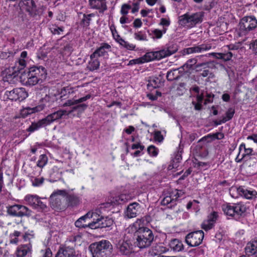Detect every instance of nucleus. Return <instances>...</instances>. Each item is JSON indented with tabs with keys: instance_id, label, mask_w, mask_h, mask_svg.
<instances>
[{
	"instance_id": "obj_26",
	"label": "nucleus",
	"mask_w": 257,
	"mask_h": 257,
	"mask_svg": "<svg viewBox=\"0 0 257 257\" xmlns=\"http://www.w3.org/2000/svg\"><path fill=\"white\" fill-rule=\"evenodd\" d=\"M245 250L249 255L254 254L257 252V238L247 243Z\"/></svg>"
},
{
	"instance_id": "obj_29",
	"label": "nucleus",
	"mask_w": 257,
	"mask_h": 257,
	"mask_svg": "<svg viewBox=\"0 0 257 257\" xmlns=\"http://www.w3.org/2000/svg\"><path fill=\"white\" fill-rule=\"evenodd\" d=\"M238 191L239 195L240 196H243L248 199H251L257 194L255 191L248 190L243 187H239Z\"/></svg>"
},
{
	"instance_id": "obj_49",
	"label": "nucleus",
	"mask_w": 257,
	"mask_h": 257,
	"mask_svg": "<svg viewBox=\"0 0 257 257\" xmlns=\"http://www.w3.org/2000/svg\"><path fill=\"white\" fill-rule=\"evenodd\" d=\"M149 154L152 157H156L158 154V150L153 145L150 146L147 149Z\"/></svg>"
},
{
	"instance_id": "obj_30",
	"label": "nucleus",
	"mask_w": 257,
	"mask_h": 257,
	"mask_svg": "<svg viewBox=\"0 0 257 257\" xmlns=\"http://www.w3.org/2000/svg\"><path fill=\"white\" fill-rule=\"evenodd\" d=\"M91 97V95L87 94L85 96L82 97L78 99H69L67 100L64 104V106H71L77 104L78 103L84 102Z\"/></svg>"
},
{
	"instance_id": "obj_42",
	"label": "nucleus",
	"mask_w": 257,
	"mask_h": 257,
	"mask_svg": "<svg viewBox=\"0 0 257 257\" xmlns=\"http://www.w3.org/2000/svg\"><path fill=\"white\" fill-rule=\"evenodd\" d=\"M45 179L43 177L37 178L33 177L31 179V181L32 184V186L34 187H40L41 186L44 182Z\"/></svg>"
},
{
	"instance_id": "obj_9",
	"label": "nucleus",
	"mask_w": 257,
	"mask_h": 257,
	"mask_svg": "<svg viewBox=\"0 0 257 257\" xmlns=\"http://www.w3.org/2000/svg\"><path fill=\"white\" fill-rule=\"evenodd\" d=\"M32 212L27 207L19 204L11 206L8 208V214L13 216L29 217L32 215Z\"/></svg>"
},
{
	"instance_id": "obj_6",
	"label": "nucleus",
	"mask_w": 257,
	"mask_h": 257,
	"mask_svg": "<svg viewBox=\"0 0 257 257\" xmlns=\"http://www.w3.org/2000/svg\"><path fill=\"white\" fill-rule=\"evenodd\" d=\"M257 28V19L253 16H246L241 19L239 23L240 36L246 35Z\"/></svg>"
},
{
	"instance_id": "obj_50",
	"label": "nucleus",
	"mask_w": 257,
	"mask_h": 257,
	"mask_svg": "<svg viewBox=\"0 0 257 257\" xmlns=\"http://www.w3.org/2000/svg\"><path fill=\"white\" fill-rule=\"evenodd\" d=\"M110 30L112 33V35L113 37V38L116 40V41L117 42V40H119L120 38H121L120 36L118 35L115 27L114 24H111L110 27Z\"/></svg>"
},
{
	"instance_id": "obj_22",
	"label": "nucleus",
	"mask_w": 257,
	"mask_h": 257,
	"mask_svg": "<svg viewBox=\"0 0 257 257\" xmlns=\"http://www.w3.org/2000/svg\"><path fill=\"white\" fill-rule=\"evenodd\" d=\"M90 7L99 10V13H103L107 10L105 0H89Z\"/></svg>"
},
{
	"instance_id": "obj_44",
	"label": "nucleus",
	"mask_w": 257,
	"mask_h": 257,
	"mask_svg": "<svg viewBox=\"0 0 257 257\" xmlns=\"http://www.w3.org/2000/svg\"><path fill=\"white\" fill-rule=\"evenodd\" d=\"M166 31L167 29L166 28H163L162 30H160L157 29H155L152 31V38L153 39L161 38L162 37L163 34L166 33Z\"/></svg>"
},
{
	"instance_id": "obj_40",
	"label": "nucleus",
	"mask_w": 257,
	"mask_h": 257,
	"mask_svg": "<svg viewBox=\"0 0 257 257\" xmlns=\"http://www.w3.org/2000/svg\"><path fill=\"white\" fill-rule=\"evenodd\" d=\"M49 30L54 35H61L64 31V27H59L55 24H52L49 26Z\"/></svg>"
},
{
	"instance_id": "obj_62",
	"label": "nucleus",
	"mask_w": 257,
	"mask_h": 257,
	"mask_svg": "<svg viewBox=\"0 0 257 257\" xmlns=\"http://www.w3.org/2000/svg\"><path fill=\"white\" fill-rule=\"evenodd\" d=\"M206 98L205 99V103H210L213 101L214 95L212 93H207L206 95Z\"/></svg>"
},
{
	"instance_id": "obj_20",
	"label": "nucleus",
	"mask_w": 257,
	"mask_h": 257,
	"mask_svg": "<svg viewBox=\"0 0 257 257\" xmlns=\"http://www.w3.org/2000/svg\"><path fill=\"white\" fill-rule=\"evenodd\" d=\"M111 51V46L107 43H103L98 47L92 53L93 56L97 58L102 57L104 58H107L108 52Z\"/></svg>"
},
{
	"instance_id": "obj_57",
	"label": "nucleus",
	"mask_w": 257,
	"mask_h": 257,
	"mask_svg": "<svg viewBox=\"0 0 257 257\" xmlns=\"http://www.w3.org/2000/svg\"><path fill=\"white\" fill-rule=\"evenodd\" d=\"M43 257H52V253L50 248H46L41 251Z\"/></svg>"
},
{
	"instance_id": "obj_48",
	"label": "nucleus",
	"mask_w": 257,
	"mask_h": 257,
	"mask_svg": "<svg viewBox=\"0 0 257 257\" xmlns=\"http://www.w3.org/2000/svg\"><path fill=\"white\" fill-rule=\"evenodd\" d=\"M134 38L139 41H148L147 35L142 31H139L134 34Z\"/></svg>"
},
{
	"instance_id": "obj_12",
	"label": "nucleus",
	"mask_w": 257,
	"mask_h": 257,
	"mask_svg": "<svg viewBox=\"0 0 257 257\" xmlns=\"http://www.w3.org/2000/svg\"><path fill=\"white\" fill-rule=\"evenodd\" d=\"M132 238L131 234L124 232V238L126 239L120 240L117 244V248L121 254L128 255L132 252V246L129 242Z\"/></svg>"
},
{
	"instance_id": "obj_27",
	"label": "nucleus",
	"mask_w": 257,
	"mask_h": 257,
	"mask_svg": "<svg viewBox=\"0 0 257 257\" xmlns=\"http://www.w3.org/2000/svg\"><path fill=\"white\" fill-rule=\"evenodd\" d=\"M90 60L87 65V68L90 71H93L97 69L100 65V62L98 58L95 56L94 57L93 54L90 56Z\"/></svg>"
},
{
	"instance_id": "obj_43",
	"label": "nucleus",
	"mask_w": 257,
	"mask_h": 257,
	"mask_svg": "<svg viewBox=\"0 0 257 257\" xmlns=\"http://www.w3.org/2000/svg\"><path fill=\"white\" fill-rule=\"evenodd\" d=\"M94 16V14H90L88 15H83V18L81 20V23L83 27H88L90 25L91 20V18Z\"/></svg>"
},
{
	"instance_id": "obj_61",
	"label": "nucleus",
	"mask_w": 257,
	"mask_h": 257,
	"mask_svg": "<svg viewBox=\"0 0 257 257\" xmlns=\"http://www.w3.org/2000/svg\"><path fill=\"white\" fill-rule=\"evenodd\" d=\"M154 136H154L155 139L156 141H157L159 142H161L163 141V137L161 134V132H160V131L155 132Z\"/></svg>"
},
{
	"instance_id": "obj_5",
	"label": "nucleus",
	"mask_w": 257,
	"mask_h": 257,
	"mask_svg": "<svg viewBox=\"0 0 257 257\" xmlns=\"http://www.w3.org/2000/svg\"><path fill=\"white\" fill-rule=\"evenodd\" d=\"M111 248V243L106 240L94 242L89 246L92 257H108Z\"/></svg>"
},
{
	"instance_id": "obj_37",
	"label": "nucleus",
	"mask_w": 257,
	"mask_h": 257,
	"mask_svg": "<svg viewBox=\"0 0 257 257\" xmlns=\"http://www.w3.org/2000/svg\"><path fill=\"white\" fill-rule=\"evenodd\" d=\"M39 198V197L36 195L28 194L25 196V200L29 205L34 208V206H36V202Z\"/></svg>"
},
{
	"instance_id": "obj_38",
	"label": "nucleus",
	"mask_w": 257,
	"mask_h": 257,
	"mask_svg": "<svg viewBox=\"0 0 257 257\" xmlns=\"http://www.w3.org/2000/svg\"><path fill=\"white\" fill-rule=\"evenodd\" d=\"M87 105L86 104H77L75 106H74L72 109L68 111L69 114H70L72 112L77 111V114H80L82 112L84 111V110L87 108Z\"/></svg>"
},
{
	"instance_id": "obj_36",
	"label": "nucleus",
	"mask_w": 257,
	"mask_h": 257,
	"mask_svg": "<svg viewBox=\"0 0 257 257\" xmlns=\"http://www.w3.org/2000/svg\"><path fill=\"white\" fill-rule=\"evenodd\" d=\"M66 200L69 206H74L79 204L80 199L78 197L73 194L67 195Z\"/></svg>"
},
{
	"instance_id": "obj_19",
	"label": "nucleus",
	"mask_w": 257,
	"mask_h": 257,
	"mask_svg": "<svg viewBox=\"0 0 257 257\" xmlns=\"http://www.w3.org/2000/svg\"><path fill=\"white\" fill-rule=\"evenodd\" d=\"M20 5L30 15L34 16L37 15V9L33 0H23L20 2Z\"/></svg>"
},
{
	"instance_id": "obj_53",
	"label": "nucleus",
	"mask_w": 257,
	"mask_h": 257,
	"mask_svg": "<svg viewBox=\"0 0 257 257\" xmlns=\"http://www.w3.org/2000/svg\"><path fill=\"white\" fill-rule=\"evenodd\" d=\"M160 85L161 81L158 78H157L156 79H153V80H150L149 84H148V86H152L153 88H156L160 87Z\"/></svg>"
},
{
	"instance_id": "obj_28",
	"label": "nucleus",
	"mask_w": 257,
	"mask_h": 257,
	"mask_svg": "<svg viewBox=\"0 0 257 257\" xmlns=\"http://www.w3.org/2000/svg\"><path fill=\"white\" fill-rule=\"evenodd\" d=\"M197 59L196 58L189 59L182 66L179 68V72H187L196 64Z\"/></svg>"
},
{
	"instance_id": "obj_21",
	"label": "nucleus",
	"mask_w": 257,
	"mask_h": 257,
	"mask_svg": "<svg viewBox=\"0 0 257 257\" xmlns=\"http://www.w3.org/2000/svg\"><path fill=\"white\" fill-rule=\"evenodd\" d=\"M141 206L137 202L130 204L125 212V216L128 218L136 217L140 213Z\"/></svg>"
},
{
	"instance_id": "obj_45",
	"label": "nucleus",
	"mask_w": 257,
	"mask_h": 257,
	"mask_svg": "<svg viewBox=\"0 0 257 257\" xmlns=\"http://www.w3.org/2000/svg\"><path fill=\"white\" fill-rule=\"evenodd\" d=\"M48 162V158L46 155L43 154L40 156L37 163V166L40 168H43Z\"/></svg>"
},
{
	"instance_id": "obj_15",
	"label": "nucleus",
	"mask_w": 257,
	"mask_h": 257,
	"mask_svg": "<svg viewBox=\"0 0 257 257\" xmlns=\"http://www.w3.org/2000/svg\"><path fill=\"white\" fill-rule=\"evenodd\" d=\"M96 215L95 212H89L77 219L75 222V225L78 228H86L87 227L90 228L89 224L91 223L92 217Z\"/></svg>"
},
{
	"instance_id": "obj_56",
	"label": "nucleus",
	"mask_w": 257,
	"mask_h": 257,
	"mask_svg": "<svg viewBox=\"0 0 257 257\" xmlns=\"http://www.w3.org/2000/svg\"><path fill=\"white\" fill-rule=\"evenodd\" d=\"M220 58L225 60H229L232 57V54L231 52H228L227 53H220L219 54Z\"/></svg>"
},
{
	"instance_id": "obj_34",
	"label": "nucleus",
	"mask_w": 257,
	"mask_h": 257,
	"mask_svg": "<svg viewBox=\"0 0 257 257\" xmlns=\"http://www.w3.org/2000/svg\"><path fill=\"white\" fill-rule=\"evenodd\" d=\"M170 248L175 251H180L183 248V245L181 241L177 239H174L169 243Z\"/></svg>"
},
{
	"instance_id": "obj_46",
	"label": "nucleus",
	"mask_w": 257,
	"mask_h": 257,
	"mask_svg": "<svg viewBox=\"0 0 257 257\" xmlns=\"http://www.w3.org/2000/svg\"><path fill=\"white\" fill-rule=\"evenodd\" d=\"M154 250L156 251V254H162L169 251V248L165 246L163 244L160 243L155 246Z\"/></svg>"
},
{
	"instance_id": "obj_63",
	"label": "nucleus",
	"mask_w": 257,
	"mask_h": 257,
	"mask_svg": "<svg viewBox=\"0 0 257 257\" xmlns=\"http://www.w3.org/2000/svg\"><path fill=\"white\" fill-rule=\"evenodd\" d=\"M142 24H143V23L142 22V21L140 19H135L133 23L134 27L135 28H137L141 27L142 26Z\"/></svg>"
},
{
	"instance_id": "obj_25",
	"label": "nucleus",
	"mask_w": 257,
	"mask_h": 257,
	"mask_svg": "<svg viewBox=\"0 0 257 257\" xmlns=\"http://www.w3.org/2000/svg\"><path fill=\"white\" fill-rule=\"evenodd\" d=\"M177 51L176 48L169 47L167 48L162 49L160 51H156L157 55V59L159 60L174 54Z\"/></svg>"
},
{
	"instance_id": "obj_17",
	"label": "nucleus",
	"mask_w": 257,
	"mask_h": 257,
	"mask_svg": "<svg viewBox=\"0 0 257 257\" xmlns=\"http://www.w3.org/2000/svg\"><path fill=\"white\" fill-rule=\"evenodd\" d=\"M211 46L209 44H202L199 45L185 48L183 50V54H191L193 53H202L209 50Z\"/></svg>"
},
{
	"instance_id": "obj_7",
	"label": "nucleus",
	"mask_w": 257,
	"mask_h": 257,
	"mask_svg": "<svg viewBox=\"0 0 257 257\" xmlns=\"http://www.w3.org/2000/svg\"><path fill=\"white\" fill-rule=\"evenodd\" d=\"M27 52L23 51L18 61L15 63V66L9 68L6 70V76L8 78H14L18 75V71L23 69L27 65Z\"/></svg>"
},
{
	"instance_id": "obj_33",
	"label": "nucleus",
	"mask_w": 257,
	"mask_h": 257,
	"mask_svg": "<svg viewBox=\"0 0 257 257\" xmlns=\"http://www.w3.org/2000/svg\"><path fill=\"white\" fill-rule=\"evenodd\" d=\"M49 96L46 95V96L42 99V103L30 109L29 113H31L37 112L43 110L46 106V104H44V102H47L48 100H49Z\"/></svg>"
},
{
	"instance_id": "obj_64",
	"label": "nucleus",
	"mask_w": 257,
	"mask_h": 257,
	"mask_svg": "<svg viewBox=\"0 0 257 257\" xmlns=\"http://www.w3.org/2000/svg\"><path fill=\"white\" fill-rule=\"evenodd\" d=\"M250 47L252 48L253 52L257 54V39L250 44Z\"/></svg>"
},
{
	"instance_id": "obj_18",
	"label": "nucleus",
	"mask_w": 257,
	"mask_h": 257,
	"mask_svg": "<svg viewBox=\"0 0 257 257\" xmlns=\"http://www.w3.org/2000/svg\"><path fill=\"white\" fill-rule=\"evenodd\" d=\"M69 115L67 111L65 110L60 109L55 111L51 114H49L46 117L44 118V121H45L47 125L52 123L54 121L63 118L64 116Z\"/></svg>"
},
{
	"instance_id": "obj_11",
	"label": "nucleus",
	"mask_w": 257,
	"mask_h": 257,
	"mask_svg": "<svg viewBox=\"0 0 257 257\" xmlns=\"http://www.w3.org/2000/svg\"><path fill=\"white\" fill-rule=\"evenodd\" d=\"M96 215L95 217H92L91 223L89 224L90 228H104L109 227L113 224V220L111 219L99 216L96 213Z\"/></svg>"
},
{
	"instance_id": "obj_32",
	"label": "nucleus",
	"mask_w": 257,
	"mask_h": 257,
	"mask_svg": "<svg viewBox=\"0 0 257 257\" xmlns=\"http://www.w3.org/2000/svg\"><path fill=\"white\" fill-rule=\"evenodd\" d=\"M234 113V109L232 107L229 108L225 113V116L223 117L222 120H219V123H216V125H220L230 120L233 117Z\"/></svg>"
},
{
	"instance_id": "obj_16",
	"label": "nucleus",
	"mask_w": 257,
	"mask_h": 257,
	"mask_svg": "<svg viewBox=\"0 0 257 257\" xmlns=\"http://www.w3.org/2000/svg\"><path fill=\"white\" fill-rule=\"evenodd\" d=\"M31 244H22L18 246L15 252L16 257H32Z\"/></svg>"
},
{
	"instance_id": "obj_3",
	"label": "nucleus",
	"mask_w": 257,
	"mask_h": 257,
	"mask_svg": "<svg viewBox=\"0 0 257 257\" xmlns=\"http://www.w3.org/2000/svg\"><path fill=\"white\" fill-rule=\"evenodd\" d=\"M204 13L202 11L196 13L187 12L179 17L178 23L181 27L191 29L201 24L203 20Z\"/></svg>"
},
{
	"instance_id": "obj_4",
	"label": "nucleus",
	"mask_w": 257,
	"mask_h": 257,
	"mask_svg": "<svg viewBox=\"0 0 257 257\" xmlns=\"http://www.w3.org/2000/svg\"><path fill=\"white\" fill-rule=\"evenodd\" d=\"M222 208L224 214L235 220L244 217L247 210L246 205L242 202L224 204L222 206Z\"/></svg>"
},
{
	"instance_id": "obj_2",
	"label": "nucleus",
	"mask_w": 257,
	"mask_h": 257,
	"mask_svg": "<svg viewBox=\"0 0 257 257\" xmlns=\"http://www.w3.org/2000/svg\"><path fill=\"white\" fill-rule=\"evenodd\" d=\"M132 237L136 240L135 243L140 248L150 246L154 239L152 230L148 228H141L134 231Z\"/></svg>"
},
{
	"instance_id": "obj_55",
	"label": "nucleus",
	"mask_w": 257,
	"mask_h": 257,
	"mask_svg": "<svg viewBox=\"0 0 257 257\" xmlns=\"http://www.w3.org/2000/svg\"><path fill=\"white\" fill-rule=\"evenodd\" d=\"M131 9V6L127 4H123L122 5L121 10H120V14L122 16H125L128 13V11Z\"/></svg>"
},
{
	"instance_id": "obj_60",
	"label": "nucleus",
	"mask_w": 257,
	"mask_h": 257,
	"mask_svg": "<svg viewBox=\"0 0 257 257\" xmlns=\"http://www.w3.org/2000/svg\"><path fill=\"white\" fill-rule=\"evenodd\" d=\"M160 25L163 26L164 28L165 27H168L170 24V21L169 19L165 18H162L160 21Z\"/></svg>"
},
{
	"instance_id": "obj_52",
	"label": "nucleus",
	"mask_w": 257,
	"mask_h": 257,
	"mask_svg": "<svg viewBox=\"0 0 257 257\" xmlns=\"http://www.w3.org/2000/svg\"><path fill=\"white\" fill-rule=\"evenodd\" d=\"M218 213L217 212H213L208 217V221L214 225L218 218Z\"/></svg>"
},
{
	"instance_id": "obj_1",
	"label": "nucleus",
	"mask_w": 257,
	"mask_h": 257,
	"mask_svg": "<svg viewBox=\"0 0 257 257\" xmlns=\"http://www.w3.org/2000/svg\"><path fill=\"white\" fill-rule=\"evenodd\" d=\"M46 73L43 67H31L27 72H24L20 76L21 82L26 86H33L41 83L46 78Z\"/></svg>"
},
{
	"instance_id": "obj_14",
	"label": "nucleus",
	"mask_w": 257,
	"mask_h": 257,
	"mask_svg": "<svg viewBox=\"0 0 257 257\" xmlns=\"http://www.w3.org/2000/svg\"><path fill=\"white\" fill-rule=\"evenodd\" d=\"M150 216H145L140 219H138L132 225H130L125 229V232L128 234H133V233L141 228H147L145 227L150 221Z\"/></svg>"
},
{
	"instance_id": "obj_47",
	"label": "nucleus",
	"mask_w": 257,
	"mask_h": 257,
	"mask_svg": "<svg viewBox=\"0 0 257 257\" xmlns=\"http://www.w3.org/2000/svg\"><path fill=\"white\" fill-rule=\"evenodd\" d=\"M143 57L144 60H145V62H147L157 59V56L156 55V52L155 51L147 53Z\"/></svg>"
},
{
	"instance_id": "obj_24",
	"label": "nucleus",
	"mask_w": 257,
	"mask_h": 257,
	"mask_svg": "<svg viewBox=\"0 0 257 257\" xmlns=\"http://www.w3.org/2000/svg\"><path fill=\"white\" fill-rule=\"evenodd\" d=\"M75 252L72 247L64 246L60 248L55 257H73Z\"/></svg>"
},
{
	"instance_id": "obj_39",
	"label": "nucleus",
	"mask_w": 257,
	"mask_h": 257,
	"mask_svg": "<svg viewBox=\"0 0 257 257\" xmlns=\"http://www.w3.org/2000/svg\"><path fill=\"white\" fill-rule=\"evenodd\" d=\"M176 200L172 198L171 196H167L163 199L161 204L162 205H169L170 204L169 207H172L176 204Z\"/></svg>"
},
{
	"instance_id": "obj_41",
	"label": "nucleus",
	"mask_w": 257,
	"mask_h": 257,
	"mask_svg": "<svg viewBox=\"0 0 257 257\" xmlns=\"http://www.w3.org/2000/svg\"><path fill=\"white\" fill-rule=\"evenodd\" d=\"M117 42L122 47L129 50H133L136 48V45L125 41L122 38L117 40Z\"/></svg>"
},
{
	"instance_id": "obj_31",
	"label": "nucleus",
	"mask_w": 257,
	"mask_h": 257,
	"mask_svg": "<svg viewBox=\"0 0 257 257\" xmlns=\"http://www.w3.org/2000/svg\"><path fill=\"white\" fill-rule=\"evenodd\" d=\"M47 126V124L44 121V118L39 120L37 122H34L27 128V131L30 133L34 132L38 130L39 128Z\"/></svg>"
},
{
	"instance_id": "obj_10",
	"label": "nucleus",
	"mask_w": 257,
	"mask_h": 257,
	"mask_svg": "<svg viewBox=\"0 0 257 257\" xmlns=\"http://www.w3.org/2000/svg\"><path fill=\"white\" fill-rule=\"evenodd\" d=\"M204 236V232L202 230L192 232L186 235L185 241L190 246H197L201 243Z\"/></svg>"
},
{
	"instance_id": "obj_8",
	"label": "nucleus",
	"mask_w": 257,
	"mask_h": 257,
	"mask_svg": "<svg viewBox=\"0 0 257 257\" xmlns=\"http://www.w3.org/2000/svg\"><path fill=\"white\" fill-rule=\"evenodd\" d=\"M66 195L67 192L64 190H57L54 192L50 197L51 206L55 209H63L64 197Z\"/></svg>"
},
{
	"instance_id": "obj_51",
	"label": "nucleus",
	"mask_w": 257,
	"mask_h": 257,
	"mask_svg": "<svg viewBox=\"0 0 257 257\" xmlns=\"http://www.w3.org/2000/svg\"><path fill=\"white\" fill-rule=\"evenodd\" d=\"M34 208L43 211L47 208V206L40 200V198L39 197V199L36 202V206H34Z\"/></svg>"
},
{
	"instance_id": "obj_35",
	"label": "nucleus",
	"mask_w": 257,
	"mask_h": 257,
	"mask_svg": "<svg viewBox=\"0 0 257 257\" xmlns=\"http://www.w3.org/2000/svg\"><path fill=\"white\" fill-rule=\"evenodd\" d=\"M73 88L71 87H64L61 89L60 93V98L62 100H65L71 97V95L73 93Z\"/></svg>"
},
{
	"instance_id": "obj_54",
	"label": "nucleus",
	"mask_w": 257,
	"mask_h": 257,
	"mask_svg": "<svg viewBox=\"0 0 257 257\" xmlns=\"http://www.w3.org/2000/svg\"><path fill=\"white\" fill-rule=\"evenodd\" d=\"M239 187H232L229 189V193L232 198H237L239 195Z\"/></svg>"
},
{
	"instance_id": "obj_23",
	"label": "nucleus",
	"mask_w": 257,
	"mask_h": 257,
	"mask_svg": "<svg viewBox=\"0 0 257 257\" xmlns=\"http://www.w3.org/2000/svg\"><path fill=\"white\" fill-rule=\"evenodd\" d=\"M239 153L235 159L237 162H240L242 160L245 159L252 152V149L251 148H246L244 144L242 143L239 148Z\"/></svg>"
},
{
	"instance_id": "obj_13",
	"label": "nucleus",
	"mask_w": 257,
	"mask_h": 257,
	"mask_svg": "<svg viewBox=\"0 0 257 257\" xmlns=\"http://www.w3.org/2000/svg\"><path fill=\"white\" fill-rule=\"evenodd\" d=\"M5 95L12 100H23L28 97V93L24 88H16L11 91H6Z\"/></svg>"
},
{
	"instance_id": "obj_58",
	"label": "nucleus",
	"mask_w": 257,
	"mask_h": 257,
	"mask_svg": "<svg viewBox=\"0 0 257 257\" xmlns=\"http://www.w3.org/2000/svg\"><path fill=\"white\" fill-rule=\"evenodd\" d=\"M208 65V63H201L196 64L195 66V69L196 71H200L201 70V68H205Z\"/></svg>"
},
{
	"instance_id": "obj_59",
	"label": "nucleus",
	"mask_w": 257,
	"mask_h": 257,
	"mask_svg": "<svg viewBox=\"0 0 257 257\" xmlns=\"http://www.w3.org/2000/svg\"><path fill=\"white\" fill-rule=\"evenodd\" d=\"M200 76L206 77L207 76H209V77H213V75L212 73L210 72L209 70L208 69H205L202 71V72L200 73Z\"/></svg>"
}]
</instances>
